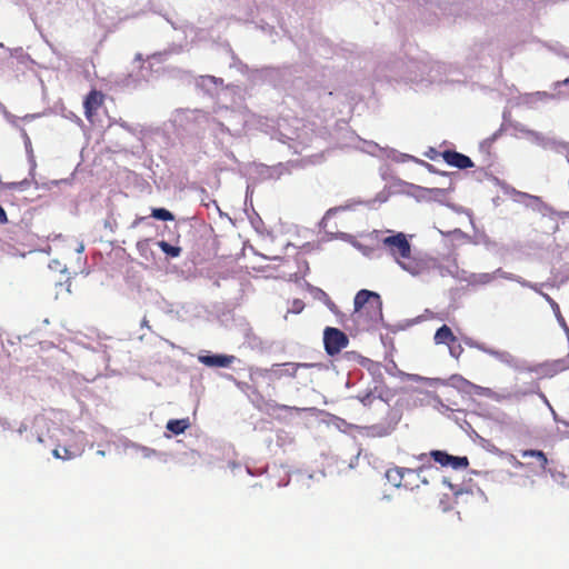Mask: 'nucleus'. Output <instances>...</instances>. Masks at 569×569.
<instances>
[{"instance_id":"f257e3e1","label":"nucleus","mask_w":569,"mask_h":569,"mask_svg":"<svg viewBox=\"0 0 569 569\" xmlns=\"http://www.w3.org/2000/svg\"><path fill=\"white\" fill-rule=\"evenodd\" d=\"M435 264V258L426 254L408 253L399 261L398 266L412 277H429L430 268Z\"/></svg>"},{"instance_id":"f03ea898","label":"nucleus","mask_w":569,"mask_h":569,"mask_svg":"<svg viewBox=\"0 0 569 569\" xmlns=\"http://www.w3.org/2000/svg\"><path fill=\"white\" fill-rule=\"evenodd\" d=\"M429 468L430 467L426 466H421L417 469L393 467L387 470L386 477L395 487H403L405 489L413 490L415 488H418V483L409 481V478H419L420 473Z\"/></svg>"},{"instance_id":"7ed1b4c3","label":"nucleus","mask_w":569,"mask_h":569,"mask_svg":"<svg viewBox=\"0 0 569 569\" xmlns=\"http://www.w3.org/2000/svg\"><path fill=\"white\" fill-rule=\"evenodd\" d=\"M355 312L377 315L381 312V298L377 292L362 289L357 292L355 300Z\"/></svg>"},{"instance_id":"20e7f679","label":"nucleus","mask_w":569,"mask_h":569,"mask_svg":"<svg viewBox=\"0 0 569 569\" xmlns=\"http://www.w3.org/2000/svg\"><path fill=\"white\" fill-rule=\"evenodd\" d=\"M382 244L388 249L397 263L411 252V244L402 232L386 237L382 240Z\"/></svg>"},{"instance_id":"39448f33","label":"nucleus","mask_w":569,"mask_h":569,"mask_svg":"<svg viewBox=\"0 0 569 569\" xmlns=\"http://www.w3.org/2000/svg\"><path fill=\"white\" fill-rule=\"evenodd\" d=\"M323 343L326 352L329 356H335L348 346L349 339L341 330L327 327L323 332Z\"/></svg>"},{"instance_id":"423d86ee","label":"nucleus","mask_w":569,"mask_h":569,"mask_svg":"<svg viewBox=\"0 0 569 569\" xmlns=\"http://www.w3.org/2000/svg\"><path fill=\"white\" fill-rule=\"evenodd\" d=\"M429 456L442 467H451L455 470L466 469L469 466L467 457L451 456L442 450H432Z\"/></svg>"},{"instance_id":"0eeeda50","label":"nucleus","mask_w":569,"mask_h":569,"mask_svg":"<svg viewBox=\"0 0 569 569\" xmlns=\"http://www.w3.org/2000/svg\"><path fill=\"white\" fill-rule=\"evenodd\" d=\"M104 102V94L101 91L92 89L83 100L84 116L88 121H92L98 109Z\"/></svg>"},{"instance_id":"6e6552de","label":"nucleus","mask_w":569,"mask_h":569,"mask_svg":"<svg viewBox=\"0 0 569 569\" xmlns=\"http://www.w3.org/2000/svg\"><path fill=\"white\" fill-rule=\"evenodd\" d=\"M442 159L451 167L458 169H468L473 167L472 160L460 152L453 150H446L441 153Z\"/></svg>"},{"instance_id":"1a4fd4ad","label":"nucleus","mask_w":569,"mask_h":569,"mask_svg":"<svg viewBox=\"0 0 569 569\" xmlns=\"http://www.w3.org/2000/svg\"><path fill=\"white\" fill-rule=\"evenodd\" d=\"M520 456L523 459H527V458L533 459V461H528L526 463L527 467H529V468L537 467L541 471H547V467L549 465V460H548V457L546 456V453L543 451L536 450V449H527V450H521L520 451Z\"/></svg>"},{"instance_id":"9d476101","label":"nucleus","mask_w":569,"mask_h":569,"mask_svg":"<svg viewBox=\"0 0 569 569\" xmlns=\"http://www.w3.org/2000/svg\"><path fill=\"white\" fill-rule=\"evenodd\" d=\"M234 356L228 355H206L200 356L199 361L208 367L227 368L234 361Z\"/></svg>"},{"instance_id":"9b49d317","label":"nucleus","mask_w":569,"mask_h":569,"mask_svg":"<svg viewBox=\"0 0 569 569\" xmlns=\"http://www.w3.org/2000/svg\"><path fill=\"white\" fill-rule=\"evenodd\" d=\"M82 451H83L82 447L72 443V445L62 446V447L57 446L52 450V455L57 459L70 460V459H73V458L80 456L82 453Z\"/></svg>"},{"instance_id":"f8f14e48","label":"nucleus","mask_w":569,"mask_h":569,"mask_svg":"<svg viewBox=\"0 0 569 569\" xmlns=\"http://www.w3.org/2000/svg\"><path fill=\"white\" fill-rule=\"evenodd\" d=\"M457 337L453 335L450 327L447 325H442L440 328L437 329L433 340L436 345H446L448 346L451 342H455Z\"/></svg>"},{"instance_id":"ddd939ff","label":"nucleus","mask_w":569,"mask_h":569,"mask_svg":"<svg viewBox=\"0 0 569 569\" xmlns=\"http://www.w3.org/2000/svg\"><path fill=\"white\" fill-rule=\"evenodd\" d=\"M496 279V272L471 273L466 281L471 287L487 286Z\"/></svg>"},{"instance_id":"4468645a","label":"nucleus","mask_w":569,"mask_h":569,"mask_svg":"<svg viewBox=\"0 0 569 569\" xmlns=\"http://www.w3.org/2000/svg\"><path fill=\"white\" fill-rule=\"evenodd\" d=\"M190 427L188 418L184 419H171L167 422V429L174 435L183 433Z\"/></svg>"},{"instance_id":"2eb2a0df","label":"nucleus","mask_w":569,"mask_h":569,"mask_svg":"<svg viewBox=\"0 0 569 569\" xmlns=\"http://www.w3.org/2000/svg\"><path fill=\"white\" fill-rule=\"evenodd\" d=\"M157 244L163 251V253H166L170 258L179 257L182 251L180 247L172 246L164 240L158 241Z\"/></svg>"},{"instance_id":"dca6fc26","label":"nucleus","mask_w":569,"mask_h":569,"mask_svg":"<svg viewBox=\"0 0 569 569\" xmlns=\"http://www.w3.org/2000/svg\"><path fill=\"white\" fill-rule=\"evenodd\" d=\"M430 276L446 278L452 276V271L442 266L438 259L435 258V264L430 268Z\"/></svg>"},{"instance_id":"f3484780","label":"nucleus","mask_w":569,"mask_h":569,"mask_svg":"<svg viewBox=\"0 0 569 569\" xmlns=\"http://www.w3.org/2000/svg\"><path fill=\"white\" fill-rule=\"evenodd\" d=\"M312 365H308V363H293V362H289V363H284L282 365V367H284L283 370H281L280 375H287L289 377H296L297 375V371L299 368L301 367H311Z\"/></svg>"},{"instance_id":"a211bd4d","label":"nucleus","mask_w":569,"mask_h":569,"mask_svg":"<svg viewBox=\"0 0 569 569\" xmlns=\"http://www.w3.org/2000/svg\"><path fill=\"white\" fill-rule=\"evenodd\" d=\"M151 217L162 221H171L174 219V216L164 208H153L151 211Z\"/></svg>"},{"instance_id":"6ab92c4d","label":"nucleus","mask_w":569,"mask_h":569,"mask_svg":"<svg viewBox=\"0 0 569 569\" xmlns=\"http://www.w3.org/2000/svg\"><path fill=\"white\" fill-rule=\"evenodd\" d=\"M447 347L449 349L450 356L456 359H459L463 352V348H462L461 343L459 342L458 338L456 339L455 342L449 343Z\"/></svg>"},{"instance_id":"aec40b11","label":"nucleus","mask_w":569,"mask_h":569,"mask_svg":"<svg viewBox=\"0 0 569 569\" xmlns=\"http://www.w3.org/2000/svg\"><path fill=\"white\" fill-rule=\"evenodd\" d=\"M150 241V239H143L137 242V249L141 254H144V252L149 250Z\"/></svg>"},{"instance_id":"412c9836","label":"nucleus","mask_w":569,"mask_h":569,"mask_svg":"<svg viewBox=\"0 0 569 569\" xmlns=\"http://www.w3.org/2000/svg\"><path fill=\"white\" fill-rule=\"evenodd\" d=\"M303 308H305L303 301H301L299 299L293 300L292 308H291L292 312L299 313V312H301L303 310Z\"/></svg>"},{"instance_id":"4be33fe9","label":"nucleus","mask_w":569,"mask_h":569,"mask_svg":"<svg viewBox=\"0 0 569 569\" xmlns=\"http://www.w3.org/2000/svg\"><path fill=\"white\" fill-rule=\"evenodd\" d=\"M26 183V181H20V182H8V183H4L3 187L6 189H9V190H16V189H21V187Z\"/></svg>"},{"instance_id":"5701e85b","label":"nucleus","mask_w":569,"mask_h":569,"mask_svg":"<svg viewBox=\"0 0 569 569\" xmlns=\"http://www.w3.org/2000/svg\"><path fill=\"white\" fill-rule=\"evenodd\" d=\"M510 461L512 462V466L516 468H523L526 463L518 460L513 455L510 456Z\"/></svg>"},{"instance_id":"b1692460","label":"nucleus","mask_w":569,"mask_h":569,"mask_svg":"<svg viewBox=\"0 0 569 569\" xmlns=\"http://www.w3.org/2000/svg\"><path fill=\"white\" fill-rule=\"evenodd\" d=\"M8 221L7 213L4 209L0 206V223H6Z\"/></svg>"},{"instance_id":"393cba45","label":"nucleus","mask_w":569,"mask_h":569,"mask_svg":"<svg viewBox=\"0 0 569 569\" xmlns=\"http://www.w3.org/2000/svg\"><path fill=\"white\" fill-rule=\"evenodd\" d=\"M409 481H415L416 483H418V487L420 486V482L427 483V480L425 478L421 479V476L419 478H409Z\"/></svg>"},{"instance_id":"a878e982","label":"nucleus","mask_w":569,"mask_h":569,"mask_svg":"<svg viewBox=\"0 0 569 569\" xmlns=\"http://www.w3.org/2000/svg\"><path fill=\"white\" fill-rule=\"evenodd\" d=\"M34 421H36L37 423H42V422H46V418H44V417H42V416H38V417H36V418H34Z\"/></svg>"},{"instance_id":"bb28decb","label":"nucleus","mask_w":569,"mask_h":569,"mask_svg":"<svg viewBox=\"0 0 569 569\" xmlns=\"http://www.w3.org/2000/svg\"><path fill=\"white\" fill-rule=\"evenodd\" d=\"M561 84H563V86H569V77H568V78H566L565 80H562V81L558 82V86H561Z\"/></svg>"},{"instance_id":"cd10ccee","label":"nucleus","mask_w":569,"mask_h":569,"mask_svg":"<svg viewBox=\"0 0 569 569\" xmlns=\"http://www.w3.org/2000/svg\"><path fill=\"white\" fill-rule=\"evenodd\" d=\"M24 430H27V426H24V425H21V426L18 428V432H19V433H22Z\"/></svg>"},{"instance_id":"c85d7f7f","label":"nucleus","mask_w":569,"mask_h":569,"mask_svg":"<svg viewBox=\"0 0 569 569\" xmlns=\"http://www.w3.org/2000/svg\"><path fill=\"white\" fill-rule=\"evenodd\" d=\"M37 440L39 443H44V439L41 435H38Z\"/></svg>"},{"instance_id":"c756f323","label":"nucleus","mask_w":569,"mask_h":569,"mask_svg":"<svg viewBox=\"0 0 569 569\" xmlns=\"http://www.w3.org/2000/svg\"><path fill=\"white\" fill-rule=\"evenodd\" d=\"M425 458H427V455H426V453H422V455H420V456H419V459H420V460H423Z\"/></svg>"},{"instance_id":"7c9ffc66","label":"nucleus","mask_w":569,"mask_h":569,"mask_svg":"<svg viewBox=\"0 0 569 569\" xmlns=\"http://www.w3.org/2000/svg\"><path fill=\"white\" fill-rule=\"evenodd\" d=\"M553 310H556L557 312H559V306L557 303H555L553 306Z\"/></svg>"}]
</instances>
